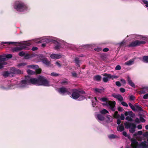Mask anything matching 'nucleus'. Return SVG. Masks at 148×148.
I'll return each instance as SVG.
<instances>
[{"instance_id": "1", "label": "nucleus", "mask_w": 148, "mask_h": 148, "mask_svg": "<svg viewBox=\"0 0 148 148\" xmlns=\"http://www.w3.org/2000/svg\"><path fill=\"white\" fill-rule=\"evenodd\" d=\"M32 84L37 86H50L49 82L43 76H40L37 78H31L27 76L22 80L18 85L21 88L27 87L28 85Z\"/></svg>"}, {"instance_id": "2", "label": "nucleus", "mask_w": 148, "mask_h": 148, "mask_svg": "<svg viewBox=\"0 0 148 148\" xmlns=\"http://www.w3.org/2000/svg\"><path fill=\"white\" fill-rule=\"evenodd\" d=\"M13 6L14 9L20 12H24L29 10L27 5L21 1H16L14 3Z\"/></svg>"}, {"instance_id": "3", "label": "nucleus", "mask_w": 148, "mask_h": 148, "mask_svg": "<svg viewBox=\"0 0 148 148\" xmlns=\"http://www.w3.org/2000/svg\"><path fill=\"white\" fill-rule=\"evenodd\" d=\"M12 55L11 54L7 55L5 56H0V69L3 68V66L7 64V63L5 61L7 59L11 58Z\"/></svg>"}, {"instance_id": "4", "label": "nucleus", "mask_w": 148, "mask_h": 148, "mask_svg": "<svg viewBox=\"0 0 148 148\" xmlns=\"http://www.w3.org/2000/svg\"><path fill=\"white\" fill-rule=\"evenodd\" d=\"M80 92V91L77 89L73 90V92L71 95L72 98L74 99H76L79 97V100H81L84 99L85 98L84 97L81 95L80 96L79 93Z\"/></svg>"}, {"instance_id": "5", "label": "nucleus", "mask_w": 148, "mask_h": 148, "mask_svg": "<svg viewBox=\"0 0 148 148\" xmlns=\"http://www.w3.org/2000/svg\"><path fill=\"white\" fill-rule=\"evenodd\" d=\"M21 44H23V45L22 48L20 47H16L12 49V51L14 52H16L19 51L23 49H28V46L31 45V44L29 42H24L23 43H21Z\"/></svg>"}, {"instance_id": "6", "label": "nucleus", "mask_w": 148, "mask_h": 148, "mask_svg": "<svg viewBox=\"0 0 148 148\" xmlns=\"http://www.w3.org/2000/svg\"><path fill=\"white\" fill-rule=\"evenodd\" d=\"M124 125L127 128H130L129 131L130 133H133L135 132L136 125L134 123L126 122L124 123Z\"/></svg>"}, {"instance_id": "7", "label": "nucleus", "mask_w": 148, "mask_h": 148, "mask_svg": "<svg viewBox=\"0 0 148 148\" xmlns=\"http://www.w3.org/2000/svg\"><path fill=\"white\" fill-rule=\"evenodd\" d=\"M145 42L144 41H138L136 40L131 42L129 45L128 47H135L137 46H139L141 44H145Z\"/></svg>"}, {"instance_id": "8", "label": "nucleus", "mask_w": 148, "mask_h": 148, "mask_svg": "<svg viewBox=\"0 0 148 148\" xmlns=\"http://www.w3.org/2000/svg\"><path fill=\"white\" fill-rule=\"evenodd\" d=\"M115 102L114 101L112 103L111 101H108L106 103H104L105 106H106L107 107H109L112 111H114L115 108L114 107Z\"/></svg>"}, {"instance_id": "9", "label": "nucleus", "mask_w": 148, "mask_h": 148, "mask_svg": "<svg viewBox=\"0 0 148 148\" xmlns=\"http://www.w3.org/2000/svg\"><path fill=\"white\" fill-rule=\"evenodd\" d=\"M59 92L62 95H69L70 94L69 90L64 87H62L59 88Z\"/></svg>"}, {"instance_id": "10", "label": "nucleus", "mask_w": 148, "mask_h": 148, "mask_svg": "<svg viewBox=\"0 0 148 148\" xmlns=\"http://www.w3.org/2000/svg\"><path fill=\"white\" fill-rule=\"evenodd\" d=\"M10 71L11 73L20 74L23 73V71H21L19 69H16L14 67L11 68Z\"/></svg>"}, {"instance_id": "11", "label": "nucleus", "mask_w": 148, "mask_h": 148, "mask_svg": "<svg viewBox=\"0 0 148 148\" xmlns=\"http://www.w3.org/2000/svg\"><path fill=\"white\" fill-rule=\"evenodd\" d=\"M129 105L130 108L133 110L135 111L138 110L140 111H141L142 108L141 107L139 106L136 105L135 106H134L132 103H129Z\"/></svg>"}, {"instance_id": "12", "label": "nucleus", "mask_w": 148, "mask_h": 148, "mask_svg": "<svg viewBox=\"0 0 148 148\" xmlns=\"http://www.w3.org/2000/svg\"><path fill=\"white\" fill-rule=\"evenodd\" d=\"M112 96L114 98L118 99L120 102L123 100V99L121 95L118 94L113 93L112 95Z\"/></svg>"}, {"instance_id": "13", "label": "nucleus", "mask_w": 148, "mask_h": 148, "mask_svg": "<svg viewBox=\"0 0 148 148\" xmlns=\"http://www.w3.org/2000/svg\"><path fill=\"white\" fill-rule=\"evenodd\" d=\"M27 73L30 75H34L35 74L37 73L38 74L40 73L41 71V70L40 69H37L36 70V71H34L28 69L27 71Z\"/></svg>"}, {"instance_id": "14", "label": "nucleus", "mask_w": 148, "mask_h": 148, "mask_svg": "<svg viewBox=\"0 0 148 148\" xmlns=\"http://www.w3.org/2000/svg\"><path fill=\"white\" fill-rule=\"evenodd\" d=\"M96 118L100 122L104 120V117L103 116L100 114H97L95 115Z\"/></svg>"}, {"instance_id": "15", "label": "nucleus", "mask_w": 148, "mask_h": 148, "mask_svg": "<svg viewBox=\"0 0 148 148\" xmlns=\"http://www.w3.org/2000/svg\"><path fill=\"white\" fill-rule=\"evenodd\" d=\"M51 41H52V39L47 38L42 39L40 40L38 42H36L38 43H40L42 42H46L47 43H48Z\"/></svg>"}, {"instance_id": "16", "label": "nucleus", "mask_w": 148, "mask_h": 148, "mask_svg": "<svg viewBox=\"0 0 148 148\" xmlns=\"http://www.w3.org/2000/svg\"><path fill=\"white\" fill-rule=\"evenodd\" d=\"M110 74H107V73L104 74V75L105 76L103 78V81L105 82H107L110 79H111L110 76Z\"/></svg>"}, {"instance_id": "17", "label": "nucleus", "mask_w": 148, "mask_h": 148, "mask_svg": "<svg viewBox=\"0 0 148 148\" xmlns=\"http://www.w3.org/2000/svg\"><path fill=\"white\" fill-rule=\"evenodd\" d=\"M140 148H148V143L146 141L142 142L140 145Z\"/></svg>"}, {"instance_id": "18", "label": "nucleus", "mask_w": 148, "mask_h": 148, "mask_svg": "<svg viewBox=\"0 0 148 148\" xmlns=\"http://www.w3.org/2000/svg\"><path fill=\"white\" fill-rule=\"evenodd\" d=\"M51 58L52 59H59L61 58V55L58 54H53L50 56Z\"/></svg>"}, {"instance_id": "19", "label": "nucleus", "mask_w": 148, "mask_h": 148, "mask_svg": "<svg viewBox=\"0 0 148 148\" xmlns=\"http://www.w3.org/2000/svg\"><path fill=\"white\" fill-rule=\"evenodd\" d=\"M18 55L20 56H24L25 58L26 59L28 58L29 57V55L28 54H27L25 55V53L23 51L20 52Z\"/></svg>"}, {"instance_id": "20", "label": "nucleus", "mask_w": 148, "mask_h": 148, "mask_svg": "<svg viewBox=\"0 0 148 148\" xmlns=\"http://www.w3.org/2000/svg\"><path fill=\"white\" fill-rule=\"evenodd\" d=\"M134 59H131L125 63V64L126 65L130 66L132 64L134 61Z\"/></svg>"}, {"instance_id": "21", "label": "nucleus", "mask_w": 148, "mask_h": 148, "mask_svg": "<svg viewBox=\"0 0 148 148\" xmlns=\"http://www.w3.org/2000/svg\"><path fill=\"white\" fill-rule=\"evenodd\" d=\"M53 42L56 44L55 47V49H58L60 48L61 46L59 42H58L57 41L54 40Z\"/></svg>"}, {"instance_id": "22", "label": "nucleus", "mask_w": 148, "mask_h": 148, "mask_svg": "<svg viewBox=\"0 0 148 148\" xmlns=\"http://www.w3.org/2000/svg\"><path fill=\"white\" fill-rule=\"evenodd\" d=\"M98 99L99 100L101 101L106 102L104 103H106L108 101H109L108 98L106 97H99ZM103 105H105L104 104V103H103Z\"/></svg>"}, {"instance_id": "23", "label": "nucleus", "mask_w": 148, "mask_h": 148, "mask_svg": "<svg viewBox=\"0 0 148 148\" xmlns=\"http://www.w3.org/2000/svg\"><path fill=\"white\" fill-rule=\"evenodd\" d=\"M127 81L129 85L132 87H135L134 84L132 82L129 76L127 77Z\"/></svg>"}, {"instance_id": "24", "label": "nucleus", "mask_w": 148, "mask_h": 148, "mask_svg": "<svg viewBox=\"0 0 148 148\" xmlns=\"http://www.w3.org/2000/svg\"><path fill=\"white\" fill-rule=\"evenodd\" d=\"M117 130L118 131L122 132L124 130V127L122 125H119L117 127Z\"/></svg>"}, {"instance_id": "25", "label": "nucleus", "mask_w": 148, "mask_h": 148, "mask_svg": "<svg viewBox=\"0 0 148 148\" xmlns=\"http://www.w3.org/2000/svg\"><path fill=\"white\" fill-rule=\"evenodd\" d=\"M43 63L45 64L47 66H49L50 62L47 60V59H44L42 60Z\"/></svg>"}, {"instance_id": "26", "label": "nucleus", "mask_w": 148, "mask_h": 148, "mask_svg": "<svg viewBox=\"0 0 148 148\" xmlns=\"http://www.w3.org/2000/svg\"><path fill=\"white\" fill-rule=\"evenodd\" d=\"M27 67L30 68L32 69H37L38 68V66L36 65L32 64L29 65H28L27 66Z\"/></svg>"}, {"instance_id": "27", "label": "nucleus", "mask_w": 148, "mask_h": 148, "mask_svg": "<svg viewBox=\"0 0 148 148\" xmlns=\"http://www.w3.org/2000/svg\"><path fill=\"white\" fill-rule=\"evenodd\" d=\"M11 73V71H5L3 73V75L4 77H6L9 76Z\"/></svg>"}, {"instance_id": "28", "label": "nucleus", "mask_w": 148, "mask_h": 148, "mask_svg": "<svg viewBox=\"0 0 148 148\" xmlns=\"http://www.w3.org/2000/svg\"><path fill=\"white\" fill-rule=\"evenodd\" d=\"M92 105L93 107H95L96 105V102L97 101L96 98L95 97L92 98Z\"/></svg>"}, {"instance_id": "29", "label": "nucleus", "mask_w": 148, "mask_h": 148, "mask_svg": "<svg viewBox=\"0 0 148 148\" xmlns=\"http://www.w3.org/2000/svg\"><path fill=\"white\" fill-rule=\"evenodd\" d=\"M16 44V42H2L1 43V45H3L4 44H8V45H10V44Z\"/></svg>"}, {"instance_id": "30", "label": "nucleus", "mask_w": 148, "mask_h": 148, "mask_svg": "<svg viewBox=\"0 0 148 148\" xmlns=\"http://www.w3.org/2000/svg\"><path fill=\"white\" fill-rule=\"evenodd\" d=\"M122 134L124 136L127 137L128 139H130L131 137L130 135L127 134V132L125 131H123L122 132Z\"/></svg>"}, {"instance_id": "31", "label": "nucleus", "mask_w": 148, "mask_h": 148, "mask_svg": "<svg viewBox=\"0 0 148 148\" xmlns=\"http://www.w3.org/2000/svg\"><path fill=\"white\" fill-rule=\"evenodd\" d=\"M107 121L108 122H110L112 121L113 118L110 115H108L107 116Z\"/></svg>"}, {"instance_id": "32", "label": "nucleus", "mask_w": 148, "mask_h": 148, "mask_svg": "<svg viewBox=\"0 0 148 148\" xmlns=\"http://www.w3.org/2000/svg\"><path fill=\"white\" fill-rule=\"evenodd\" d=\"M143 61L145 62L148 63V56H145L143 58Z\"/></svg>"}, {"instance_id": "33", "label": "nucleus", "mask_w": 148, "mask_h": 148, "mask_svg": "<svg viewBox=\"0 0 148 148\" xmlns=\"http://www.w3.org/2000/svg\"><path fill=\"white\" fill-rule=\"evenodd\" d=\"M100 112L101 114H103L108 113V112L106 109H103L101 110L100 111Z\"/></svg>"}, {"instance_id": "34", "label": "nucleus", "mask_w": 148, "mask_h": 148, "mask_svg": "<svg viewBox=\"0 0 148 148\" xmlns=\"http://www.w3.org/2000/svg\"><path fill=\"white\" fill-rule=\"evenodd\" d=\"M101 78V76L99 75H96L94 77V79L97 81H99L100 80Z\"/></svg>"}, {"instance_id": "35", "label": "nucleus", "mask_w": 148, "mask_h": 148, "mask_svg": "<svg viewBox=\"0 0 148 148\" xmlns=\"http://www.w3.org/2000/svg\"><path fill=\"white\" fill-rule=\"evenodd\" d=\"M75 61L76 64H77V66H79V63L80 61L79 60V58H75Z\"/></svg>"}, {"instance_id": "36", "label": "nucleus", "mask_w": 148, "mask_h": 148, "mask_svg": "<svg viewBox=\"0 0 148 148\" xmlns=\"http://www.w3.org/2000/svg\"><path fill=\"white\" fill-rule=\"evenodd\" d=\"M120 102H121V103L122 104V105L123 106L126 107H128V105L124 101H121Z\"/></svg>"}, {"instance_id": "37", "label": "nucleus", "mask_w": 148, "mask_h": 148, "mask_svg": "<svg viewBox=\"0 0 148 148\" xmlns=\"http://www.w3.org/2000/svg\"><path fill=\"white\" fill-rule=\"evenodd\" d=\"M110 77L112 79H114L117 78H118L119 77L116 75H113L111 74L110 75Z\"/></svg>"}, {"instance_id": "38", "label": "nucleus", "mask_w": 148, "mask_h": 148, "mask_svg": "<svg viewBox=\"0 0 148 148\" xmlns=\"http://www.w3.org/2000/svg\"><path fill=\"white\" fill-rule=\"evenodd\" d=\"M59 74L58 73H56L54 72L52 73L51 74V76L54 77H57L59 75Z\"/></svg>"}, {"instance_id": "39", "label": "nucleus", "mask_w": 148, "mask_h": 148, "mask_svg": "<svg viewBox=\"0 0 148 148\" xmlns=\"http://www.w3.org/2000/svg\"><path fill=\"white\" fill-rule=\"evenodd\" d=\"M142 2L145 5V6L148 7V1L145 0H143L142 1ZM148 10V8H147Z\"/></svg>"}, {"instance_id": "40", "label": "nucleus", "mask_w": 148, "mask_h": 148, "mask_svg": "<svg viewBox=\"0 0 148 148\" xmlns=\"http://www.w3.org/2000/svg\"><path fill=\"white\" fill-rule=\"evenodd\" d=\"M119 116L118 114V112L117 111L115 112L114 115V116L115 118H118L119 117Z\"/></svg>"}, {"instance_id": "41", "label": "nucleus", "mask_w": 148, "mask_h": 148, "mask_svg": "<svg viewBox=\"0 0 148 148\" xmlns=\"http://www.w3.org/2000/svg\"><path fill=\"white\" fill-rule=\"evenodd\" d=\"M120 81L122 82V84L123 85H125L126 84V81L125 79H123L122 78L121 79Z\"/></svg>"}, {"instance_id": "42", "label": "nucleus", "mask_w": 148, "mask_h": 148, "mask_svg": "<svg viewBox=\"0 0 148 148\" xmlns=\"http://www.w3.org/2000/svg\"><path fill=\"white\" fill-rule=\"evenodd\" d=\"M125 119L130 121H132L133 120L129 116H127L125 118Z\"/></svg>"}, {"instance_id": "43", "label": "nucleus", "mask_w": 148, "mask_h": 148, "mask_svg": "<svg viewBox=\"0 0 148 148\" xmlns=\"http://www.w3.org/2000/svg\"><path fill=\"white\" fill-rule=\"evenodd\" d=\"M73 77H77V74L75 71H73L71 73Z\"/></svg>"}, {"instance_id": "44", "label": "nucleus", "mask_w": 148, "mask_h": 148, "mask_svg": "<svg viewBox=\"0 0 148 148\" xmlns=\"http://www.w3.org/2000/svg\"><path fill=\"white\" fill-rule=\"evenodd\" d=\"M121 69V67L119 65H118L116 67L115 69L116 70H119Z\"/></svg>"}, {"instance_id": "45", "label": "nucleus", "mask_w": 148, "mask_h": 148, "mask_svg": "<svg viewBox=\"0 0 148 148\" xmlns=\"http://www.w3.org/2000/svg\"><path fill=\"white\" fill-rule=\"evenodd\" d=\"M143 136L145 137H147V143H148V132H146L143 134Z\"/></svg>"}, {"instance_id": "46", "label": "nucleus", "mask_w": 148, "mask_h": 148, "mask_svg": "<svg viewBox=\"0 0 148 148\" xmlns=\"http://www.w3.org/2000/svg\"><path fill=\"white\" fill-rule=\"evenodd\" d=\"M26 64L25 63H21L20 64H18L17 66H18L20 67L21 66H24Z\"/></svg>"}, {"instance_id": "47", "label": "nucleus", "mask_w": 148, "mask_h": 148, "mask_svg": "<svg viewBox=\"0 0 148 148\" xmlns=\"http://www.w3.org/2000/svg\"><path fill=\"white\" fill-rule=\"evenodd\" d=\"M94 90L96 92H100L101 91V90L97 88H95L94 89Z\"/></svg>"}, {"instance_id": "48", "label": "nucleus", "mask_w": 148, "mask_h": 148, "mask_svg": "<svg viewBox=\"0 0 148 148\" xmlns=\"http://www.w3.org/2000/svg\"><path fill=\"white\" fill-rule=\"evenodd\" d=\"M143 132L142 131H138L137 133H135V134L136 135H142V134Z\"/></svg>"}, {"instance_id": "49", "label": "nucleus", "mask_w": 148, "mask_h": 148, "mask_svg": "<svg viewBox=\"0 0 148 148\" xmlns=\"http://www.w3.org/2000/svg\"><path fill=\"white\" fill-rule=\"evenodd\" d=\"M115 83L116 85L120 87L121 86V83L119 81L116 82Z\"/></svg>"}, {"instance_id": "50", "label": "nucleus", "mask_w": 148, "mask_h": 148, "mask_svg": "<svg viewBox=\"0 0 148 148\" xmlns=\"http://www.w3.org/2000/svg\"><path fill=\"white\" fill-rule=\"evenodd\" d=\"M109 138L112 139L115 138V136L114 134H112L108 136Z\"/></svg>"}, {"instance_id": "51", "label": "nucleus", "mask_w": 148, "mask_h": 148, "mask_svg": "<svg viewBox=\"0 0 148 148\" xmlns=\"http://www.w3.org/2000/svg\"><path fill=\"white\" fill-rule=\"evenodd\" d=\"M135 98L134 97L133 95H131L130 96V100H133Z\"/></svg>"}, {"instance_id": "52", "label": "nucleus", "mask_w": 148, "mask_h": 148, "mask_svg": "<svg viewBox=\"0 0 148 148\" xmlns=\"http://www.w3.org/2000/svg\"><path fill=\"white\" fill-rule=\"evenodd\" d=\"M118 110L120 112H122L124 110L123 108L121 107H119L118 108Z\"/></svg>"}, {"instance_id": "53", "label": "nucleus", "mask_w": 148, "mask_h": 148, "mask_svg": "<svg viewBox=\"0 0 148 148\" xmlns=\"http://www.w3.org/2000/svg\"><path fill=\"white\" fill-rule=\"evenodd\" d=\"M102 49L100 48H97L95 49V50L97 51H99L101 50Z\"/></svg>"}, {"instance_id": "54", "label": "nucleus", "mask_w": 148, "mask_h": 148, "mask_svg": "<svg viewBox=\"0 0 148 148\" xmlns=\"http://www.w3.org/2000/svg\"><path fill=\"white\" fill-rule=\"evenodd\" d=\"M121 119V120H124L125 119V117L123 114H122L120 117Z\"/></svg>"}, {"instance_id": "55", "label": "nucleus", "mask_w": 148, "mask_h": 148, "mask_svg": "<svg viewBox=\"0 0 148 148\" xmlns=\"http://www.w3.org/2000/svg\"><path fill=\"white\" fill-rule=\"evenodd\" d=\"M148 98V94L144 95L143 96V98L144 99H147Z\"/></svg>"}, {"instance_id": "56", "label": "nucleus", "mask_w": 148, "mask_h": 148, "mask_svg": "<svg viewBox=\"0 0 148 148\" xmlns=\"http://www.w3.org/2000/svg\"><path fill=\"white\" fill-rule=\"evenodd\" d=\"M120 90V91L122 93H123L125 91V89L123 88H121Z\"/></svg>"}, {"instance_id": "57", "label": "nucleus", "mask_w": 148, "mask_h": 148, "mask_svg": "<svg viewBox=\"0 0 148 148\" xmlns=\"http://www.w3.org/2000/svg\"><path fill=\"white\" fill-rule=\"evenodd\" d=\"M37 49V48L35 47H33L32 49V50L33 51H35Z\"/></svg>"}, {"instance_id": "58", "label": "nucleus", "mask_w": 148, "mask_h": 148, "mask_svg": "<svg viewBox=\"0 0 148 148\" xmlns=\"http://www.w3.org/2000/svg\"><path fill=\"white\" fill-rule=\"evenodd\" d=\"M137 128L138 129H141L142 128V126L141 125H138Z\"/></svg>"}, {"instance_id": "59", "label": "nucleus", "mask_w": 148, "mask_h": 148, "mask_svg": "<svg viewBox=\"0 0 148 148\" xmlns=\"http://www.w3.org/2000/svg\"><path fill=\"white\" fill-rule=\"evenodd\" d=\"M108 51V48H105L103 50V51L104 52H107Z\"/></svg>"}, {"instance_id": "60", "label": "nucleus", "mask_w": 148, "mask_h": 148, "mask_svg": "<svg viewBox=\"0 0 148 148\" xmlns=\"http://www.w3.org/2000/svg\"><path fill=\"white\" fill-rule=\"evenodd\" d=\"M56 64L58 66V67H60L61 66V65L60 64L58 63V62H57L56 63Z\"/></svg>"}, {"instance_id": "61", "label": "nucleus", "mask_w": 148, "mask_h": 148, "mask_svg": "<svg viewBox=\"0 0 148 148\" xmlns=\"http://www.w3.org/2000/svg\"><path fill=\"white\" fill-rule=\"evenodd\" d=\"M117 122V124L119 125L121 123V120L119 119H118Z\"/></svg>"}, {"instance_id": "62", "label": "nucleus", "mask_w": 148, "mask_h": 148, "mask_svg": "<svg viewBox=\"0 0 148 148\" xmlns=\"http://www.w3.org/2000/svg\"><path fill=\"white\" fill-rule=\"evenodd\" d=\"M67 82V81H63L61 82V84H64L66 83Z\"/></svg>"}, {"instance_id": "63", "label": "nucleus", "mask_w": 148, "mask_h": 148, "mask_svg": "<svg viewBox=\"0 0 148 148\" xmlns=\"http://www.w3.org/2000/svg\"><path fill=\"white\" fill-rule=\"evenodd\" d=\"M128 114V113L127 112H126L125 113V115L126 116H127Z\"/></svg>"}, {"instance_id": "64", "label": "nucleus", "mask_w": 148, "mask_h": 148, "mask_svg": "<svg viewBox=\"0 0 148 148\" xmlns=\"http://www.w3.org/2000/svg\"><path fill=\"white\" fill-rule=\"evenodd\" d=\"M142 38L144 40H146L147 39V37L145 36H143V37Z\"/></svg>"}]
</instances>
